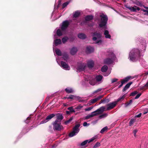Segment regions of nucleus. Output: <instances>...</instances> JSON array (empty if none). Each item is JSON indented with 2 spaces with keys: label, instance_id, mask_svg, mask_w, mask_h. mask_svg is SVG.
Instances as JSON below:
<instances>
[{
  "label": "nucleus",
  "instance_id": "1",
  "mask_svg": "<svg viewBox=\"0 0 148 148\" xmlns=\"http://www.w3.org/2000/svg\"><path fill=\"white\" fill-rule=\"evenodd\" d=\"M140 51L138 49H133L130 52L129 58L132 61H136L140 57Z\"/></svg>",
  "mask_w": 148,
  "mask_h": 148
},
{
  "label": "nucleus",
  "instance_id": "2",
  "mask_svg": "<svg viewBox=\"0 0 148 148\" xmlns=\"http://www.w3.org/2000/svg\"><path fill=\"white\" fill-rule=\"evenodd\" d=\"M116 61V58L115 54L112 51H110L108 53V58L104 60V63L105 64H110Z\"/></svg>",
  "mask_w": 148,
  "mask_h": 148
},
{
  "label": "nucleus",
  "instance_id": "3",
  "mask_svg": "<svg viewBox=\"0 0 148 148\" xmlns=\"http://www.w3.org/2000/svg\"><path fill=\"white\" fill-rule=\"evenodd\" d=\"M100 17L101 18V19L99 23V27L100 28H102L104 29H107L106 24L108 19L107 16L102 14L100 15Z\"/></svg>",
  "mask_w": 148,
  "mask_h": 148
},
{
  "label": "nucleus",
  "instance_id": "4",
  "mask_svg": "<svg viewBox=\"0 0 148 148\" xmlns=\"http://www.w3.org/2000/svg\"><path fill=\"white\" fill-rule=\"evenodd\" d=\"M69 25V23L67 21H65L62 23L61 27V30L58 29L56 31L57 35L60 36L64 34L66 29Z\"/></svg>",
  "mask_w": 148,
  "mask_h": 148
},
{
  "label": "nucleus",
  "instance_id": "5",
  "mask_svg": "<svg viewBox=\"0 0 148 148\" xmlns=\"http://www.w3.org/2000/svg\"><path fill=\"white\" fill-rule=\"evenodd\" d=\"M92 36L93 37L92 40L95 41V43L99 45L102 44L103 41L101 39V34L95 32L92 34Z\"/></svg>",
  "mask_w": 148,
  "mask_h": 148
},
{
  "label": "nucleus",
  "instance_id": "6",
  "mask_svg": "<svg viewBox=\"0 0 148 148\" xmlns=\"http://www.w3.org/2000/svg\"><path fill=\"white\" fill-rule=\"evenodd\" d=\"M105 108L104 107H102L97 110L93 112L90 114H88L85 117L86 119H88L92 117L95 116L97 115L98 114L101 113L105 111Z\"/></svg>",
  "mask_w": 148,
  "mask_h": 148
},
{
  "label": "nucleus",
  "instance_id": "7",
  "mask_svg": "<svg viewBox=\"0 0 148 148\" xmlns=\"http://www.w3.org/2000/svg\"><path fill=\"white\" fill-rule=\"evenodd\" d=\"M53 128L54 130L60 131L64 129V127L61 125V123L55 121L53 124Z\"/></svg>",
  "mask_w": 148,
  "mask_h": 148
},
{
  "label": "nucleus",
  "instance_id": "8",
  "mask_svg": "<svg viewBox=\"0 0 148 148\" xmlns=\"http://www.w3.org/2000/svg\"><path fill=\"white\" fill-rule=\"evenodd\" d=\"M80 126V125L79 124H78L75 125L73 128V131L69 134V137H73L74 136L76 135L78 133L79 131V127Z\"/></svg>",
  "mask_w": 148,
  "mask_h": 148
},
{
  "label": "nucleus",
  "instance_id": "9",
  "mask_svg": "<svg viewBox=\"0 0 148 148\" xmlns=\"http://www.w3.org/2000/svg\"><path fill=\"white\" fill-rule=\"evenodd\" d=\"M87 67L86 63H78L76 69L77 71L81 72L84 71Z\"/></svg>",
  "mask_w": 148,
  "mask_h": 148
},
{
  "label": "nucleus",
  "instance_id": "10",
  "mask_svg": "<svg viewBox=\"0 0 148 148\" xmlns=\"http://www.w3.org/2000/svg\"><path fill=\"white\" fill-rule=\"evenodd\" d=\"M56 60L58 64L63 69L66 70H69L70 69V67L66 63L63 61H61L60 63L59 60L57 58H56Z\"/></svg>",
  "mask_w": 148,
  "mask_h": 148
},
{
  "label": "nucleus",
  "instance_id": "11",
  "mask_svg": "<svg viewBox=\"0 0 148 148\" xmlns=\"http://www.w3.org/2000/svg\"><path fill=\"white\" fill-rule=\"evenodd\" d=\"M97 136H94V137L92 138H91L88 140H86L83 142L81 144V145L82 146H84L86 145L87 143H90L94 140H95L97 138Z\"/></svg>",
  "mask_w": 148,
  "mask_h": 148
},
{
  "label": "nucleus",
  "instance_id": "12",
  "mask_svg": "<svg viewBox=\"0 0 148 148\" xmlns=\"http://www.w3.org/2000/svg\"><path fill=\"white\" fill-rule=\"evenodd\" d=\"M117 104V102L114 101L108 104L106 106L107 109L105 110H109L113 108Z\"/></svg>",
  "mask_w": 148,
  "mask_h": 148
},
{
  "label": "nucleus",
  "instance_id": "13",
  "mask_svg": "<svg viewBox=\"0 0 148 148\" xmlns=\"http://www.w3.org/2000/svg\"><path fill=\"white\" fill-rule=\"evenodd\" d=\"M55 116L53 114H51L49 115L44 120L42 121L40 123L41 124L45 123L48 122L49 120L51 119V118Z\"/></svg>",
  "mask_w": 148,
  "mask_h": 148
},
{
  "label": "nucleus",
  "instance_id": "14",
  "mask_svg": "<svg viewBox=\"0 0 148 148\" xmlns=\"http://www.w3.org/2000/svg\"><path fill=\"white\" fill-rule=\"evenodd\" d=\"M89 83L92 86L98 84V83H97L94 77L92 78L91 77H90Z\"/></svg>",
  "mask_w": 148,
  "mask_h": 148
},
{
  "label": "nucleus",
  "instance_id": "15",
  "mask_svg": "<svg viewBox=\"0 0 148 148\" xmlns=\"http://www.w3.org/2000/svg\"><path fill=\"white\" fill-rule=\"evenodd\" d=\"M127 8L130 10L131 11L133 12H136L137 10L138 11L140 10L139 8L136 6L128 7Z\"/></svg>",
  "mask_w": 148,
  "mask_h": 148
},
{
  "label": "nucleus",
  "instance_id": "16",
  "mask_svg": "<svg viewBox=\"0 0 148 148\" xmlns=\"http://www.w3.org/2000/svg\"><path fill=\"white\" fill-rule=\"evenodd\" d=\"M102 78L103 77L101 75H98L96 76L95 77V79H96V81L97 83H98V84L101 82Z\"/></svg>",
  "mask_w": 148,
  "mask_h": 148
},
{
  "label": "nucleus",
  "instance_id": "17",
  "mask_svg": "<svg viewBox=\"0 0 148 148\" xmlns=\"http://www.w3.org/2000/svg\"><path fill=\"white\" fill-rule=\"evenodd\" d=\"M94 51L93 47L90 46H88L86 47V52L87 53H90Z\"/></svg>",
  "mask_w": 148,
  "mask_h": 148
},
{
  "label": "nucleus",
  "instance_id": "18",
  "mask_svg": "<svg viewBox=\"0 0 148 148\" xmlns=\"http://www.w3.org/2000/svg\"><path fill=\"white\" fill-rule=\"evenodd\" d=\"M102 96H99L96 98L90 100V101L92 103H95L102 98Z\"/></svg>",
  "mask_w": 148,
  "mask_h": 148
},
{
  "label": "nucleus",
  "instance_id": "19",
  "mask_svg": "<svg viewBox=\"0 0 148 148\" xmlns=\"http://www.w3.org/2000/svg\"><path fill=\"white\" fill-rule=\"evenodd\" d=\"M87 66L89 68H92L94 66L93 62L92 60L88 61L87 62Z\"/></svg>",
  "mask_w": 148,
  "mask_h": 148
},
{
  "label": "nucleus",
  "instance_id": "20",
  "mask_svg": "<svg viewBox=\"0 0 148 148\" xmlns=\"http://www.w3.org/2000/svg\"><path fill=\"white\" fill-rule=\"evenodd\" d=\"M77 50L76 48L73 47L70 50V53L72 55H74L76 53Z\"/></svg>",
  "mask_w": 148,
  "mask_h": 148
},
{
  "label": "nucleus",
  "instance_id": "21",
  "mask_svg": "<svg viewBox=\"0 0 148 148\" xmlns=\"http://www.w3.org/2000/svg\"><path fill=\"white\" fill-rule=\"evenodd\" d=\"M63 116L62 114H58L57 115L56 119L55 121H57V122H60L63 119Z\"/></svg>",
  "mask_w": 148,
  "mask_h": 148
},
{
  "label": "nucleus",
  "instance_id": "22",
  "mask_svg": "<svg viewBox=\"0 0 148 148\" xmlns=\"http://www.w3.org/2000/svg\"><path fill=\"white\" fill-rule=\"evenodd\" d=\"M78 37L81 39H85L86 37V35L83 33H80L78 34Z\"/></svg>",
  "mask_w": 148,
  "mask_h": 148
},
{
  "label": "nucleus",
  "instance_id": "23",
  "mask_svg": "<svg viewBox=\"0 0 148 148\" xmlns=\"http://www.w3.org/2000/svg\"><path fill=\"white\" fill-rule=\"evenodd\" d=\"M131 76H127L123 79L122 80V82H123V83H125L129 80L131 78Z\"/></svg>",
  "mask_w": 148,
  "mask_h": 148
},
{
  "label": "nucleus",
  "instance_id": "24",
  "mask_svg": "<svg viewBox=\"0 0 148 148\" xmlns=\"http://www.w3.org/2000/svg\"><path fill=\"white\" fill-rule=\"evenodd\" d=\"M104 34L105 36V37L106 38H111L110 35L109 34V32L108 30H106L104 32Z\"/></svg>",
  "mask_w": 148,
  "mask_h": 148
},
{
  "label": "nucleus",
  "instance_id": "25",
  "mask_svg": "<svg viewBox=\"0 0 148 148\" xmlns=\"http://www.w3.org/2000/svg\"><path fill=\"white\" fill-rule=\"evenodd\" d=\"M54 43L56 46L61 44V40L60 39H56L54 40Z\"/></svg>",
  "mask_w": 148,
  "mask_h": 148
},
{
  "label": "nucleus",
  "instance_id": "26",
  "mask_svg": "<svg viewBox=\"0 0 148 148\" xmlns=\"http://www.w3.org/2000/svg\"><path fill=\"white\" fill-rule=\"evenodd\" d=\"M132 82H130L127 84L124 87L123 89V91H124L127 89H128L130 86V85L132 84Z\"/></svg>",
  "mask_w": 148,
  "mask_h": 148
},
{
  "label": "nucleus",
  "instance_id": "27",
  "mask_svg": "<svg viewBox=\"0 0 148 148\" xmlns=\"http://www.w3.org/2000/svg\"><path fill=\"white\" fill-rule=\"evenodd\" d=\"M65 90L66 92L68 93H72L73 92V90L70 88H66Z\"/></svg>",
  "mask_w": 148,
  "mask_h": 148
},
{
  "label": "nucleus",
  "instance_id": "28",
  "mask_svg": "<svg viewBox=\"0 0 148 148\" xmlns=\"http://www.w3.org/2000/svg\"><path fill=\"white\" fill-rule=\"evenodd\" d=\"M93 18V17L92 16H87L85 17V19L86 21H89L92 19Z\"/></svg>",
  "mask_w": 148,
  "mask_h": 148
},
{
  "label": "nucleus",
  "instance_id": "29",
  "mask_svg": "<svg viewBox=\"0 0 148 148\" xmlns=\"http://www.w3.org/2000/svg\"><path fill=\"white\" fill-rule=\"evenodd\" d=\"M125 95H123V96H122L121 97H120V98H118L117 100L115 102H117H117L119 101H123L125 97Z\"/></svg>",
  "mask_w": 148,
  "mask_h": 148
},
{
  "label": "nucleus",
  "instance_id": "30",
  "mask_svg": "<svg viewBox=\"0 0 148 148\" xmlns=\"http://www.w3.org/2000/svg\"><path fill=\"white\" fill-rule=\"evenodd\" d=\"M108 69V67L107 66L104 65L101 69V70L103 72H106Z\"/></svg>",
  "mask_w": 148,
  "mask_h": 148
},
{
  "label": "nucleus",
  "instance_id": "31",
  "mask_svg": "<svg viewBox=\"0 0 148 148\" xmlns=\"http://www.w3.org/2000/svg\"><path fill=\"white\" fill-rule=\"evenodd\" d=\"M55 52L57 55L58 56H61V51L59 49H56L55 50Z\"/></svg>",
  "mask_w": 148,
  "mask_h": 148
},
{
  "label": "nucleus",
  "instance_id": "32",
  "mask_svg": "<svg viewBox=\"0 0 148 148\" xmlns=\"http://www.w3.org/2000/svg\"><path fill=\"white\" fill-rule=\"evenodd\" d=\"M80 14V12L79 11H77L75 12L73 14V16L74 17H76L78 16Z\"/></svg>",
  "mask_w": 148,
  "mask_h": 148
},
{
  "label": "nucleus",
  "instance_id": "33",
  "mask_svg": "<svg viewBox=\"0 0 148 148\" xmlns=\"http://www.w3.org/2000/svg\"><path fill=\"white\" fill-rule=\"evenodd\" d=\"M68 38L67 37H65L62 39V41L63 43H65L68 40Z\"/></svg>",
  "mask_w": 148,
  "mask_h": 148
},
{
  "label": "nucleus",
  "instance_id": "34",
  "mask_svg": "<svg viewBox=\"0 0 148 148\" xmlns=\"http://www.w3.org/2000/svg\"><path fill=\"white\" fill-rule=\"evenodd\" d=\"M63 58L64 60H66L68 59V56L67 54H64L63 55Z\"/></svg>",
  "mask_w": 148,
  "mask_h": 148
},
{
  "label": "nucleus",
  "instance_id": "35",
  "mask_svg": "<svg viewBox=\"0 0 148 148\" xmlns=\"http://www.w3.org/2000/svg\"><path fill=\"white\" fill-rule=\"evenodd\" d=\"M68 110L70 111V112H75V110L73 109V107H69L67 108Z\"/></svg>",
  "mask_w": 148,
  "mask_h": 148
},
{
  "label": "nucleus",
  "instance_id": "36",
  "mask_svg": "<svg viewBox=\"0 0 148 148\" xmlns=\"http://www.w3.org/2000/svg\"><path fill=\"white\" fill-rule=\"evenodd\" d=\"M107 129L108 127H105L101 130L100 131V132L101 133H103Z\"/></svg>",
  "mask_w": 148,
  "mask_h": 148
},
{
  "label": "nucleus",
  "instance_id": "37",
  "mask_svg": "<svg viewBox=\"0 0 148 148\" xmlns=\"http://www.w3.org/2000/svg\"><path fill=\"white\" fill-rule=\"evenodd\" d=\"M108 115V114L106 113H105L102 114L99 116V118L100 119L106 117Z\"/></svg>",
  "mask_w": 148,
  "mask_h": 148
},
{
  "label": "nucleus",
  "instance_id": "38",
  "mask_svg": "<svg viewBox=\"0 0 148 148\" xmlns=\"http://www.w3.org/2000/svg\"><path fill=\"white\" fill-rule=\"evenodd\" d=\"M100 146V143L99 142L97 143L93 147V148H96Z\"/></svg>",
  "mask_w": 148,
  "mask_h": 148
},
{
  "label": "nucleus",
  "instance_id": "39",
  "mask_svg": "<svg viewBox=\"0 0 148 148\" xmlns=\"http://www.w3.org/2000/svg\"><path fill=\"white\" fill-rule=\"evenodd\" d=\"M83 107V106L80 105L77 106L76 107L75 109L77 110H80Z\"/></svg>",
  "mask_w": 148,
  "mask_h": 148
},
{
  "label": "nucleus",
  "instance_id": "40",
  "mask_svg": "<svg viewBox=\"0 0 148 148\" xmlns=\"http://www.w3.org/2000/svg\"><path fill=\"white\" fill-rule=\"evenodd\" d=\"M134 122H135V120L134 119H131L130 121V122H129L130 125V126L132 125Z\"/></svg>",
  "mask_w": 148,
  "mask_h": 148
},
{
  "label": "nucleus",
  "instance_id": "41",
  "mask_svg": "<svg viewBox=\"0 0 148 148\" xmlns=\"http://www.w3.org/2000/svg\"><path fill=\"white\" fill-rule=\"evenodd\" d=\"M69 3V2L67 1L64 3L62 5L63 8H64L66 7Z\"/></svg>",
  "mask_w": 148,
  "mask_h": 148
},
{
  "label": "nucleus",
  "instance_id": "42",
  "mask_svg": "<svg viewBox=\"0 0 148 148\" xmlns=\"http://www.w3.org/2000/svg\"><path fill=\"white\" fill-rule=\"evenodd\" d=\"M141 10L143 11V12H146V13L145 14V15H148V10H145L144 9H142Z\"/></svg>",
  "mask_w": 148,
  "mask_h": 148
},
{
  "label": "nucleus",
  "instance_id": "43",
  "mask_svg": "<svg viewBox=\"0 0 148 148\" xmlns=\"http://www.w3.org/2000/svg\"><path fill=\"white\" fill-rule=\"evenodd\" d=\"M72 120V119L71 118L70 119H69L67 121L65 122L64 123L65 124H67L69 123Z\"/></svg>",
  "mask_w": 148,
  "mask_h": 148
},
{
  "label": "nucleus",
  "instance_id": "44",
  "mask_svg": "<svg viewBox=\"0 0 148 148\" xmlns=\"http://www.w3.org/2000/svg\"><path fill=\"white\" fill-rule=\"evenodd\" d=\"M118 79L116 78H114L111 79V82L112 83H113L115 82H116L118 80Z\"/></svg>",
  "mask_w": 148,
  "mask_h": 148
},
{
  "label": "nucleus",
  "instance_id": "45",
  "mask_svg": "<svg viewBox=\"0 0 148 148\" xmlns=\"http://www.w3.org/2000/svg\"><path fill=\"white\" fill-rule=\"evenodd\" d=\"M137 93V92L136 91H134L132 92L130 95L132 96H134L136 95Z\"/></svg>",
  "mask_w": 148,
  "mask_h": 148
},
{
  "label": "nucleus",
  "instance_id": "46",
  "mask_svg": "<svg viewBox=\"0 0 148 148\" xmlns=\"http://www.w3.org/2000/svg\"><path fill=\"white\" fill-rule=\"evenodd\" d=\"M89 125V124L87 123L86 122H84L83 124V126L84 127L88 126Z\"/></svg>",
  "mask_w": 148,
  "mask_h": 148
},
{
  "label": "nucleus",
  "instance_id": "47",
  "mask_svg": "<svg viewBox=\"0 0 148 148\" xmlns=\"http://www.w3.org/2000/svg\"><path fill=\"white\" fill-rule=\"evenodd\" d=\"M75 96L73 95H71L67 97V98L68 99H73L74 98Z\"/></svg>",
  "mask_w": 148,
  "mask_h": 148
},
{
  "label": "nucleus",
  "instance_id": "48",
  "mask_svg": "<svg viewBox=\"0 0 148 148\" xmlns=\"http://www.w3.org/2000/svg\"><path fill=\"white\" fill-rule=\"evenodd\" d=\"M138 130H135L133 131V134L134 136L136 137V134Z\"/></svg>",
  "mask_w": 148,
  "mask_h": 148
},
{
  "label": "nucleus",
  "instance_id": "49",
  "mask_svg": "<svg viewBox=\"0 0 148 148\" xmlns=\"http://www.w3.org/2000/svg\"><path fill=\"white\" fill-rule=\"evenodd\" d=\"M141 95V93H139L135 97V99H138Z\"/></svg>",
  "mask_w": 148,
  "mask_h": 148
},
{
  "label": "nucleus",
  "instance_id": "50",
  "mask_svg": "<svg viewBox=\"0 0 148 148\" xmlns=\"http://www.w3.org/2000/svg\"><path fill=\"white\" fill-rule=\"evenodd\" d=\"M92 107H89L87 108H86L85 109V110L86 111H88L91 110L92 109Z\"/></svg>",
  "mask_w": 148,
  "mask_h": 148
},
{
  "label": "nucleus",
  "instance_id": "51",
  "mask_svg": "<svg viewBox=\"0 0 148 148\" xmlns=\"http://www.w3.org/2000/svg\"><path fill=\"white\" fill-rule=\"evenodd\" d=\"M132 100H130V101H129V102L127 103V105H126V106H127L128 105H129V104H130L131 103H132Z\"/></svg>",
  "mask_w": 148,
  "mask_h": 148
},
{
  "label": "nucleus",
  "instance_id": "52",
  "mask_svg": "<svg viewBox=\"0 0 148 148\" xmlns=\"http://www.w3.org/2000/svg\"><path fill=\"white\" fill-rule=\"evenodd\" d=\"M144 87L147 88H148V82L146 83V84L144 85Z\"/></svg>",
  "mask_w": 148,
  "mask_h": 148
},
{
  "label": "nucleus",
  "instance_id": "53",
  "mask_svg": "<svg viewBox=\"0 0 148 148\" xmlns=\"http://www.w3.org/2000/svg\"><path fill=\"white\" fill-rule=\"evenodd\" d=\"M124 84V83H123V82L121 81V84L119 86V88H121V87H122Z\"/></svg>",
  "mask_w": 148,
  "mask_h": 148
},
{
  "label": "nucleus",
  "instance_id": "54",
  "mask_svg": "<svg viewBox=\"0 0 148 148\" xmlns=\"http://www.w3.org/2000/svg\"><path fill=\"white\" fill-rule=\"evenodd\" d=\"M141 114H142L141 113H140L139 114H138L136 116L137 117H139L141 116Z\"/></svg>",
  "mask_w": 148,
  "mask_h": 148
},
{
  "label": "nucleus",
  "instance_id": "55",
  "mask_svg": "<svg viewBox=\"0 0 148 148\" xmlns=\"http://www.w3.org/2000/svg\"><path fill=\"white\" fill-rule=\"evenodd\" d=\"M110 73V71L109 72H108V74H107L106 75H105V74H104V76H108Z\"/></svg>",
  "mask_w": 148,
  "mask_h": 148
},
{
  "label": "nucleus",
  "instance_id": "56",
  "mask_svg": "<svg viewBox=\"0 0 148 148\" xmlns=\"http://www.w3.org/2000/svg\"><path fill=\"white\" fill-rule=\"evenodd\" d=\"M70 112L69 111H66V114H70Z\"/></svg>",
  "mask_w": 148,
  "mask_h": 148
},
{
  "label": "nucleus",
  "instance_id": "57",
  "mask_svg": "<svg viewBox=\"0 0 148 148\" xmlns=\"http://www.w3.org/2000/svg\"><path fill=\"white\" fill-rule=\"evenodd\" d=\"M30 119L29 117H28L26 121H25L26 123H28V122L27 121V120L29 119Z\"/></svg>",
  "mask_w": 148,
  "mask_h": 148
},
{
  "label": "nucleus",
  "instance_id": "58",
  "mask_svg": "<svg viewBox=\"0 0 148 148\" xmlns=\"http://www.w3.org/2000/svg\"><path fill=\"white\" fill-rule=\"evenodd\" d=\"M104 101L105 100H101L100 101V103H103Z\"/></svg>",
  "mask_w": 148,
  "mask_h": 148
},
{
  "label": "nucleus",
  "instance_id": "59",
  "mask_svg": "<svg viewBox=\"0 0 148 148\" xmlns=\"http://www.w3.org/2000/svg\"><path fill=\"white\" fill-rule=\"evenodd\" d=\"M99 92V91H98V90H96L95 91H94V93H96V92Z\"/></svg>",
  "mask_w": 148,
  "mask_h": 148
},
{
  "label": "nucleus",
  "instance_id": "60",
  "mask_svg": "<svg viewBox=\"0 0 148 148\" xmlns=\"http://www.w3.org/2000/svg\"><path fill=\"white\" fill-rule=\"evenodd\" d=\"M144 7L146 9V10H147V9L148 10V7H145V6H144Z\"/></svg>",
  "mask_w": 148,
  "mask_h": 148
},
{
  "label": "nucleus",
  "instance_id": "61",
  "mask_svg": "<svg viewBox=\"0 0 148 148\" xmlns=\"http://www.w3.org/2000/svg\"><path fill=\"white\" fill-rule=\"evenodd\" d=\"M97 90H98V91L99 92V91H100L101 90V89L100 88V89H98Z\"/></svg>",
  "mask_w": 148,
  "mask_h": 148
},
{
  "label": "nucleus",
  "instance_id": "62",
  "mask_svg": "<svg viewBox=\"0 0 148 148\" xmlns=\"http://www.w3.org/2000/svg\"><path fill=\"white\" fill-rule=\"evenodd\" d=\"M147 113V112H144L143 113V114H146Z\"/></svg>",
  "mask_w": 148,
  "mask_h": 148
},
{
  "label": "nucleus",
  "instance_id": "63",
  "mask_svg": "<svg viewBox=\"0 0 148 148\" xmlns=\"http://www.w3.org/2000/svg\"><path fill=\"white\" fill-rule=\"evenodd\" d=\"M145 74H146V75H148V71L147 72H146V73H145Z\"/></svg>",
  "mask_w": 148,
  "mask_h": 148
},
{
  "label": "nucleus",
  "instance_id": "64",
  "mask_svg": "<svg viewBox=\"0 0 148 148\" xmlns=\"http://www.w3.org/2000/svg\"><path fill=\"white\" fill-rule=\"evenodd\" d=\"M64 106H66V104H64Z\"/></svg>",
  "mask_w": 148,
  "mask_h": 148
}]
</instances>
